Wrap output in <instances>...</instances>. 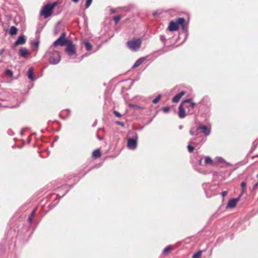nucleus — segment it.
<instances>
[{"label": "nucleus", "mask_w": 258, "mask_h": 258, "mask_svg": "<svg viewBox=\"0 0 258 258\" xmlns=\"http://www.w3.org/2000/svg\"><path fill=\"white\" fill-rule=\"evenodd\" d=\"M57 5V3L54 2L53 4H48L44 6L42 9L40 14L43 16L45 18H47L51 15L54 8Z\"/></svg>", "instance_id": "obj_1"}, {"label": "nucleus", "mask_w": 258, "mask_h": 258, "mask_svg": "<svg viewBox=\"0 0 258 258\" xmlns=\"http://www.w3.org/2000/svg\"><path fill=\"white\" fill-rule=\"evenodd\" d=\"M47 54L49 56L48 60L51 64H56L60 60V56L57 51H48Z\"/></svg>", "instance_id": "obj_2"}, {"label": "nucleus", "mask_w": 258, "mask_h": 258, "mask_svg": "<svg viewBox=\"0 0 258 258\" xmlns=\"http://www.w3.org/2000/svg\"><path fill=\"white\" fill-rule=\"evenodd\" d=\"M141 40L140 38H134L127 42V47L133 51L138 50L141 47Z\"/></svg>", "instance_id": "obj_3"}, {"label": "nucleus", "mask_w": 258, "mask_h": 258, "mask_svg": "<svg viewBox=\"0 0 258 258\" xmlns=\"http://www.w3.org/2000/svg\"><path fill=\"white\" fill-rule=\"evenodd\" d=\"M66 52L69 55H72L76 54V46L73 44V42L70 40H68L67 41Z\"/></svg>", "instance_id": "obj_4"}, {"label": "nucleus", "mask_w": 258, "mask_h": 258, "mask_svg": "<svg viewBox=\"0 0 258 258\" xmlns=\"http://www.w3.org/2000/svg\"><path fill=\"white\" fill-rule=\"evenodd\" d=\"M66 33H62L60 36L54 42L53 45L55 46L60 45L63 46L64 44H67V41L68 39H66Z\"/></svg>", "instance_id": "obj_5"}, {"label": "nucleus", "mask_w": 258, "mask_h": 258, "mask_svg": "<svg viewBox=\"0 0 258 258\" xmlns=\"http://www.w3.org/2000/svg\"><path fill=\"white\" fill-rule=\"evenodd\" d=\"M137 139L128 138L127 139V147L129 149L134 150L137 147Z\"/></svg>", "instance_id": "obj_6"}, {"label": "nucleus", "mask_w": 258, "mask_h": 258, "mask_svg": "<svg viewBox=\"0 0 258 258\" xmlns=\"http://www.w3.org/2000/svg\"><path fill=\"white\" fill-rule=\"evenodd\" d=\"M240 196H239L238 198L230 199L227 205L226 208H234L236 206L238 202L240 200Z\"/></svg>", "instance_id": "obj_7"}, {"label": "nucleus", "mask_w": 258, "mask_h": 258, "mask_svg": "<svg viewBox=\"0 0 258 258\" xmlns=\"http://www.w3.org/2000/svg\"><path fill=\"white\" fill-rule=\"evenodd\" d=\"M198 129L201 130L202 132L206 136H208L210 133V128H208L205 125H201L198 127Z\"/></svg>", "instance_id": "obj_8"}, {"label": "nucleus", "mask_w": 258, "mask_h": 258, "mask_svg": "<svg viewBox=\"0 0 258 258\" xmlns=\"http://www.w3.org/2000/svg\"><path fill=\"white\" fill-rule=\"evenodd\" d=\"M25 37L24 35H22L19 37L17 40L15 42V45L18 46L19 45L23 44L25 43Z\"/></svg>", "instance_id": "obj_9"}, {"label": "nucleus", "mask_w": 258, "mask_h": 258, "mask_svg": "<svg viewBox=\"0 0 258 258\" xmlns=\"http://www.w3.org/2000/svg\"><path fill=\"white\" fill-rule=\"evenodd\" d=\"M168 29L170 31H174L178 30V26L176 22L171 21L170 22Z\"/></svg>", "instance_id": "obj_10"}, {"label": "nucleus", "mask_w": 258, "mask_h": 258, "mask_svg": "<svg viewBox=\"0 0 258 258\" xmlns=\"http://www.w3.org/2000/svg\"><path fill=\"white\" fill-rule=\"evenodd\" d=\"M179 111H178V115L180 118H184L185 115V111L183 107L182 104H181L179 106Z\"/></svg>", "instance_id": "obj_11"}, {"label": "nucleus", "mask_w": 258, "mask_h": 258, "mask_svg": "<svg viewBox=\"0 0 258 258\" xmlns=\"http://www.w3.org/2000/svg\"><path fill=\"white\" fill-rule=\"evenodd\" d=\"M185 93L184 91H182L179 94L175 95L172 99V101L173 102H178L180 98L185 95Z\"/></svg>", "instance_id": "obj_12"}, {"label": "nucleus", "mask_w": 258, "mask_h": 258, "mask_svg": "<svg viewBox=\"0 0 258 258\" xmlns=\"http://www.w3.org/2000/svg\"><path fill=\"white\" fill-rule=\"evenodd\" d=\"M19 54L22 57H25L29 54L28 50L25 48H21L19 50Z\"/></svg>", "instance_id": "obj_13"}, {"label": "nucleus", "mask_w": 258, "mask_h": 258, "mask_svg": "<svg viewBox=\"0 0 258 258\" xmlns=\"http://www.w3.org/2000/svg\"><path fill=\"white\" fill-rule=\"evenodd\" d=\"M144 60H145L144 57H141V58H139L134 63L133 68H137V67H139L140 65H141L143 62V61Z\"/></svg>", "instance_id": "obj_14"}, {"label": "nucleus", "mask_w": 258, "mask_h": 258, "mask_svg": "<svg viewBox=\"0 0 258 258\" xmlns=\"http://www.w3.org/2000/svg\"><path fill=\"white\" fill-rule=\"evenodd\" d=\"M33 69L32 68H30L28 71V77L29 79H30L32 81L34 80V78L33 76Z\"/></svg>", "instance_id": "obj_15"}, {"label": "nucleus", "mask_w": 258, "mask_h": 258, "mask_svg": "<svg viewBox=\"0 0 258 258\" xmlns=\"http://www.w3.org/2000/svg\"><path fill=\"white\" fill-rule=\"evenodd\" d=\"M18 29L15 26L11 27L9 33L11 35H15L17 34Z\"/></svg>", "instance_id": "obj_16"}, {"label": "nucleus", "mask_w": 258, "mask_h": 258, "mask_svg": "<svg viewBox=\"0 0 258 258\" xmlns=\"http://www.w3.org/2000/svg\"><path fill=\"white\" fill-rule=\"evenodd\" d=\"M92 155L94 158H99L101 155L100 151L99 150H96L94 151Z\"/></svg>", "instance_id": "obj_17"}, {"label": "nucleus", "mask_w": 258, "mask_h": 258, "mask_svg": "<svg viewBox=\"0 0 258 258\" xmlns=\"http://www.w3.org/2000/svg\"><path fill=\"white\" fill-rule=\"evenodd\" d=\"M199 130V129H198V127L197 128L192 127L190 130L189 133L192 136H196L198 135V131Z\"/></svg>", "instance_id": "obj_18"}, {"label": "nucleus", "mask_w": 258, "mask_h": 258, "mask_svg": "<svg viewBox=\"0 0 258 258\" xmlns=\"http://www.w3.org/2000/svg\"><path fill=\"white\" fill-rule=\"evenodd\" d=\"M240 185L242 188L241 194V195L240 196L241 197V196L244 192V191L246 190V183L244 181H243L241 183Z\"/></svg>", "instance_id": "obj_19"}, {"label": "nucleus", "mask_w": 258, "mask_h": 258, "mask_svg": "<svg viewBox=\"0 0 258 258\" xmlns=\"http://www.w3.org/2000/svg\"><path fill=\"white\" fill-rule=\"evenodd\" d=\"M184 22L185 20L183 18H179L176 20V23L177 24V25L178 26L179 25H183Z\"/></svg>", "instance_id": "obj_20"}, {"label": "nucleus", "mask_w": 258, "mask_h": 258, "mask_svg": "<svg viewBox=\"0 0 258 258\" xmlns=\"http://www.w3.org/2000/svg\"><path fill=\"white\" fill-rule=\"evenodd\" d=\"M84 45L87 50H91L92 49V45L88 41L84 42Z\"/></svg>", "instance_id": "obj_21"}, {"label": "nucleus", "mask_w": 258, "mask_h": 258, "mask_svg": "<svg viewBox=\"0 0 258 258\" xmlns=\"http://www.w3.org/2000/svg\"><path fill=\"white\" fill-rule=\"evenodd\" d=\"M172 250V247L171 246H168L166 247L163 250V253L164 254H167L171 250Z\"/></svg>", "instance_id": "obj_22"}, {"label": "nucleus", "mask_w": 258, "mask_h": 258, "mask_svg": "<svg viewBox=\"0 0 258 258\" xmlns=\"http://www.w3.org/2000/svg\"><path fill=\"white\" fill-rule=\"evenodd\" d=\"M205 162L206 164H211L212 163L213 161H212V159L211 158H210L209 157H206L205 158Z\"/></svg>", "instance_id": "obj_23"}, {"label": "nucleus", "mask_w": 258, "mask_h": 258, "mask_svg": "<svg viewBox=\"0 0 258 258\" xmlns=\"http://www.w3.org/2000/svg\"><path fill=\"white\" fill-rule=\"evenodd\" d=\"M202 251L201 250L199 251L193 255L192 258H200L202 255Z\"/></svg>", "instance_id": "obj_24"}, {"label": "nucleus", "mask_w": 258, "mask_h": 258, "mask_svg": "<svg viewBox=\"0 0 258 258\" xmlns=\"http://www.w3.org/2000/svg\"><path fill=\"white\" fill-rule=\"evenodd\" d=\"M36 208H35L34 210H33V211L32 212V213L31 214V216L29 218V220L30 222H32V217L34 216L35 212H36Z\"/></svg>", "instance_id": "obj_25"}, {"label": "nucleus", "mask_w": 258, "mask_h": 258, "mask_svg": "<svg viewBox=\"0 0 258 258\" xmlns=\"http://www.w3.org/2000/svg\"><path fill=\"white\" fill-rule=\"evenodd\" d=\"M161 97V95H158V96L157 97H156L155 99H154L153 100V103L154 104H156L160 99Z\"/></svg>", "instance_id": "obj_26"}, {"label": "nucleus", "mask_w": 258, "mask_h": 258, "mask_svg": "<svg viewBox=\"0 0 258 258\" xmlns=\"http://www.w3.org/2000/svg\"><path fill=\"white\" fill-rule=\"evenodd\" d=\"M121 19V16L120 15H118L114 18V21L115 23H117Z\"/></svg>", "instance_id": "obj_27"}, {"label": "nucleus", "mask_w": 258, "mask_h": 258, "mask_svg": "<svg viewBox=\"0 0 258 258\" xmlns=\"http://www.w3.org/2000/svg\"><path fill=\"white\" fill-rule=\"evenodd\" d=\"M187 149L188 151L191 153L194 150V147L190 145L187 146Z\"/></svg>", "instance_id": "obj_28"}, {"label": "nucleus", "mask_w": 258, "mask_h": 258, "mask_svg": "<svg viewBox=\"0 0 258 258\" xmlns=\"http://www.w3.org/2000/svg\"><path fill=\"white\" fill-rule=\"evenodd\" d=\"M6 74L10 77H12L13 75V72L10 70H7L6 71Z\"/></svg>", "instance_id": "obj_29"}, {"label": "nucleus", "mask_w": 258, "mask_h": 258, "mask_svg": "<svg viewBox=\"0 0 258 258\" xmlns=\"http://www.w3.org/2000/svg\"><path fill=\"white\" fill-rule=\"evenodd\" d=\"M92 0H87L86 4V8H88L91 5Z\"/></svg>", "instance_id": "obj_30"}, {"label": "nucleus", "mask_w": 258, "mask_h": 258, "mask_svg": "<svg viewBox=\"0 0 258 258\" xmlns=\"http://www.w3.org/2000/svg\"><path fill=\"white\" fill-rule=\"evenodd\" d=\"M114 114H115V115L116 116H117V117H121V115L120 113H119L118 112H117V111H114Z\"/></svg>", "instance_id": "obj_31"}, {"label": "nucleus", "mask_w": 258, "mask_h": 258, "mask_svg": "<svg viewBox=\"0 0 258 258\" xmlns=\"http://www.w3.org/2000/svg\"><path fill=\"white\" fill-rule=\"evenodd\" d=\"M169 109L170 108L169 107H166L163 108V111H164V112L167 113L169 111Z\"/></svg>", "instance_id": "obj_32"}, {"label": "nucleus", "mask_w": 258, "mask_h": 258, "mask_svg": "<svg viewBox=\"0 0 258 258\" xmlns=\"http://www.w3.org/2000/svg\"><path fill=\"white\" fill-rule=\"evenodd\" d=\"M227 194V191H224L222 192L221 195H222V197L224 198Z\"/></svg>", "instance_id": "obj_33"}, {"label": "nucleus", "mask_w": 258, "mask_h": 258, "mask_svg": "<svg viewBox=\"0 0 258 258\" xmlns=\"http://www.w3.org/2000/svg\"><path fill=\"white\" fill-rule=\"evenodd\" d=\"M190 102V99H186V100H185L184 101H183L181 104H182V105L185 103H188V102Z\"/></svg>", "instance_id": "obj_34"}, {"label": "nucleus", "mask_w": 258, "mask_h": 258, "mask_svg": "<svg viewBox=\"0 0 258 258\" xmlns=\"http://www.w3.org/2000/svg\"><path fill=\"white\" fill-rule=\"evenodd\" d=\"M257 188H258V182L256 183L254 186H253V189H256Z\"/></svg>", "instance_id": "obj_35"}, {"label": "nucleus", "mask_w": 258, "mask_h": 258, "mask_svg": "<svg viewBox=\"0 0 258 258\" xmlns=\"http://www.w3.org/2000/svg\"><path fill=\"white\" fill-rule=\"evenodd\" d=\"M130 106L132 107H134L136 109H138V108H139V107L137 105H130Z\"/></svg>", "instance_id": "obj_36"}, {"label": "nucleus", "mask_w": 258, "mask_h": 258, "mask_svg": "<svg viewBox=\"0 0 258 258\" xmlns=\"http://www.w3.org/2000/svg\"><path fill=\"white\" fill-rule=\"evenodd\" d=\"M196 104L195 103H191L190 104V106L192 108H194L195 107V106Z\"/></svg>", "instance_id": "obj_37"}, {"label": "nucleus", "mask_w": 258, "mask_h": 258, "mask_svg": "<svg viewBox=\"0 0 258 258\" xmlns=\"http://www.w3.org/2000/svg\"><path fill=\"white\" fill-rule=\"evenodd\" d=\"M34 46L36 47H37L38 46V42H35L34 43Z\"/></svg>", "instance_id": "obj_38"}, {"label": "nucleus", "mask_w": 258, "mask_h": 258, "mask_svg": "<svg viewBox=\"0 0 258 258\" xmlns=\"http://www.w3.org/2000/svg\"><path fill=\"white\" fill-rule=\"evenodd\" d=\"M71 1L75 3H77L79 1V0H71Z\"/></svg>", "instance_id": "obj_39"}, {"label": "nucleus", "mask_w": 258, "mask_h": 258, "mask_svg": "<svg viewBox=\"0 0 258 258\" xmlns=\"http://www.w3.org/2000/svg\"><path fill=\"white\" fill-rule=\"evenodd\" d=\"M118 123L120 125H123V123L122 122H118Z\"/></svg>", "instance_id": "obj_40"}, {"label": "nucleus", "mask_w": 258, "mask_h": 258, "mask_svg": "<svg viewBox=\"0 0 258 258\" xmlns=\"http://www.w3.org/2000/svg\"><path fill=\"white\" fill-rule=\"evenodd\" d=\"M257 177L258 178V174H257Z\"/></svg>", "instance_id": "obj_41"}]
</instances>
